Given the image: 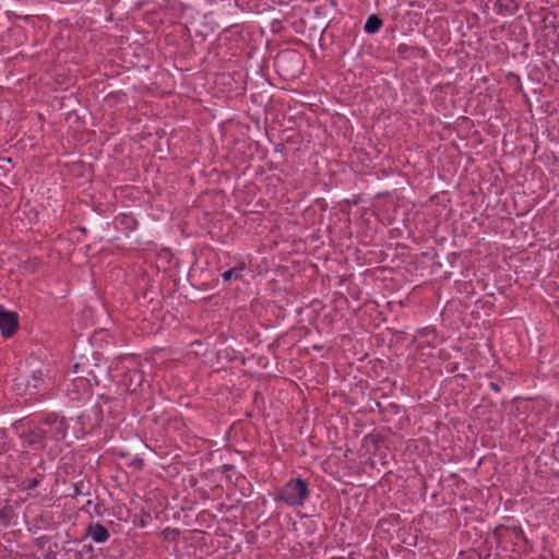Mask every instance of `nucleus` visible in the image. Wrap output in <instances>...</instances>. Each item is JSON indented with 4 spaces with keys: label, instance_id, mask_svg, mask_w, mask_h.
I'll return each mask as SVG.
<instances>
[{
    "label": "nucleus",
    "instance_id": "6",
    "mask_svg": "<svg viewBox=\"0 0 559 559\" xmlns=\"http://www.w3.org/2000/svg\"><path fill=\"white\" fill-rule=\"evenodd\" d=\"M243 271H245V265L242 263H240L237 266L225 271L222 274V277L225 282H229L231 280H239L242 277Z\"/></svg>",
    "mask_w": 559,
    "mask_h": 559
},
{
    "label": "nucleus",
    "instance_id": "3",
    "mask_svg": "<svg viewBox=\"0 0 559 559\" xmlns=\"http://www.w3.org/2000/svg\"><path fill=\"white\" fill-rule=\"evenodd\" d=\"M17 328V317L14 312L0 308V331L3 335H12Z\"/></svg>",
    "mask_w": 559,
    "mask_h": 559
},
{
    "label": "nucleus",
    "instance_id": "2",
    "mask_svg": "<svg viewBox=\"0 0 559 559\" xmlns=\"http://www.w3.org/2000/svg\"><path fill=\"white\" fill-rule=\"evenodd\" d=\"M31 374L26 377H20L16 380L17 389H22L24 393L33 394L38 390L45 382L44 380V366L40 361L33 359L29 362Z\"/></svg>",
    "mask_w": 559,
    "mask_h": 559
},
{
    "label": "nucleus",
    "instance_id": "4",
    "mask_svg": "<svg viewBox=\"0 0 559 559\" xmlns=\"http://www.w3.org/2000/svg\"><path fill=\"white\" fill-rule=\"evenodd\" d=\"M88 536L96 543H105L109 538V533L104 526L94 524L88 528Z\"/></svg>",
    "mask_w": 559,
    "mask_h": 559
},
{
    "label": "nucleus",
    "instance_id": "7",
    "mask_svg": "<svg viewBox=\"0 0 559 559\" xmlns=\"http://www.w3.org/2000/svg\"><path fill=\"white\" fill-rule=\"evenodd\" d=\"M73 386H74V388H78V389L82 388V389H83V391L85 392L86 382H85V380H83V379H76V380L73 382Z\"/></svg>",
    "mask_w": 559,
    "mask_h": 559
},
{
    "label": "nucleus",
    "instance_id": "1",
    "mask_svg": "<svg viewBox=\"0 0 559 559\" xmlns=\"http://www.w3.org/2000/svg\"><path fill=\"white\" fill-rule=\"evenodd\" d=\"M308 495L307 484L300 478H295L282 488L280 499L290 507H297L305 502Z\"/></svg>",
    "mask_w": 559,
    "mask_h": 559
},
{
    "label": "nucleus",
    "instance_id": "5",
    "mask_svg": "<svg viewBox=\"0 0 559 559\" xmlns=\"http://www.w3.org/2000/svg\"><path fill=\"white\" fill-rule=\"evenodd\" d=\"M382 26V21L377 15H370L365 23V32L368 34L377 33Z\"/></svg>",
    "mask_w": 559,
    "mask_h": 559
}]
</instances>
